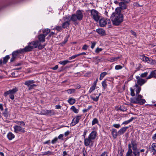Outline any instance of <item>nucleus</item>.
<instances>
[{
    "mask_svg": "<svg viewBox=\"0 0 156 156\" xmlns=\"http://www.w3.org/2000/svg\"><path fill=\"white\" fill-rule=\"evenodd\" d=\"M68 39L67 38L65 39L60 44L63 46L68 41Z\"/></svg>",
    "mask_w": 156,
    "mask_h": 156,
    "instance_id": "nucleus-53",
    "label": "nucleus"
},
{
    "mask_svg": "<svg viewBox=\"0 0 156 156\" xmlns=\"http://www.w3.org/2000/svg\"><path fill=\"white\" fill-rule=\"evenodd\" d=\"M101 156H108V153L107 152L105 151L102 153Z\"/></svg>",
    "mask_w": 156,
    "mask_h": 156,
    "instance_id": "nucleus-62",
    "label": "nucleus"
},
{
    "mask_svg": "<svg viewBox=\"0 0 156 156\" xmlns=\"http://www.w3.org/2000/svg\"><path fill=\"white\" fill-rule=\"evenodd\" d=\"M110 131L113 138L115 139H116L117 135H118V132H117V130L115 129H112Z\"/></svg>",
    "mask_w": 156,
    "mask_h": 156,
    "instance_id": "nucleus-22",
    "label": "nucleus"
},
{
    "mask_svg": "<svg viewBox=\"0 0 156 156\" xmlns=\"http://www.w3.org/2000/svg\"><path fill=\"white\" fill-rule=\"evenodd\" d=\"M91 48L92 49L94 48L95 45H96V42H91Z\"/></svg>",
    "mask_w": 156,
    "mask_h": 156,
    "instance_id": "nucleus-60",
    "label": "nucleus"
},
{
    "mask_svg": "<svg viewBox=\"0 0 156 156\" xmlns=\"http://www.w3.org/2000/svg\"><path fill=\"white\" fill-rule=\"evenodd\" d=\"M49 33L50 34L47 38V39H49L50 37H51L53 36L55 34V33L52 31H51V32H50Z\"/></svg>",
    "mask_w": 156,
    "mask_h": 156,
    "instance_id": "nucleus-46",
    "label": "nucleus"
},
{
    "mask_svg": "<svg viewBox=\"0 0 156 156\" xmlns=\"http://www.w3.org/2000/svg\"><path fill=\"white\" fill-rule=\"evenodd\" d=\"M120 58L119 57H113L110 58V61L112 62H114L117 61Z\"/></svg>",
    "mask_w": 156,
    "mask_h": 156,
    "instance_id": "nucleus-42",
    "label": "nucleus"
},
{
    "mask_svg": "<svg viewBox=\"0 0 156 156\" xmlns=\"http://www.w3.org/2000/svg\"><path fill=\"white\" fill-rule=\"evenodd\" d=\"M135 86L136 87V96H137V95L139 94L141 90V88L139 86V85L137 83H136Z\"/></svg>",
    "mask_w": 156,
    "mask_h": 156,
    "instance_id": "nucleus-23",
    "label": "nucleus"
},
{
    "mask_svg": "<svg viewBox=\"0 0 156 156\" xmlns=\"http://www.w3.org/2000/svg\"><path fill=\"white\" fill-rule=\"evenodd\" d=\"M119 5L122 9H125L126 8V5L124 2H122L119 3Z\"/></svg>",
    "mask_w": 156,
    "mask_h": 156,
    "instance_id": "nucleus-30",
    "label": "nucleus"
},
{
    "mask_svg": "<svg viewBox=\"0 0 156 156\" xmlns=\"http://www.w3.org/2000/svg\"><path fill=\"white\" fill-rule=\"evenodd\" d=\"M130 90L131 91L130 94L132 96H134L135 95L134 90L132 88H130Z\"/></svg>",
    "mask_w": 156,
    "mask_h": 156,
    "instance_id": "nucleus-52",
    "label": "nucleus"
},
{
    "mask_svg": "<svg viewBox=\"0 0 156 156\" xmlns=\"http://www.w3.org/2000/svg\"><path fill=\"white\" fill-rule=\"evenodd\" d=\"M62 27L60 26H56L53 30H56L58 32H61L63 30Z\"/></svg>",
    "mask_w": 156,
    "mask_h": 156,
    "instance_id": "nucleus-32",
    "label": "nucleus"
},
{
    "mask_svg": "<svg viewBox=\"0 0 156 156\" xmlns=\"http://www.w3.org/2000/svg\"><path fill=\"white\" fill-rule=\"evenodd\" d=\"M97 135V133L95 131H93L89 135L88 137L93 140L95 139Z\"/></svg>",
    "mask_w": 156,
    "mask_h": 156,
    "instance_id": "nucleus-18",
    "label": "nucleus"
},
{
    "mask_svg": "<svg viewBox=\"0 0 156 156\" xmlns=\"http://www.w3.org/2000/svg\"><path fill=\"white\" fill-rule=\"evenodd\" d=\"M100 95L101 94L100 93L99 95L98 96H96L95 98L93 97L92 95H91L90 96V98L93 100V101L96 102L98 101L99 97Z\"/></svg>",
    "mask_w": 156,
    "mask_h": 156,
    "instance_id": "nucleus-36",
    "label": "nucleus"
},
{
    "mask_svg": "<svg viewBox=\"0 0 156 156\" xmlns=\"http://www.w3.org/2000/svg\"><path fill=\"white\" fill-rule=\"evenodd\" d=\"M63 20L64 21H66V20H69L70 22L72 21L73 22L76 23L78 20L77 17L75 14H73L71 16L69 15H65L63 17Z\"/></svg>",
    "mask_w": 156,
    "mask_h": 156,
    "instance_id": "nucleus-6",
    "label": "nucleus"
},
{
    "mask_svg": "<svg viewBox=\"0 0 156 156\" xmlns=\"http://www.w3.org/2000/svg\"><path fill=\"white\" fill-rule=\"evenodd\" d=\"M61 106L60 105H56L55 106V108L56 109H61Z\"/></svg>",
    "mask_w": 156,
    "mask_h": 156,
    "instance_id": "nucleus-64",
    "label": "nucleus"
},
{
    "mask_svg": "<svg viewBox=\"0 0 156 156\" xmlns=\"http://www.w3.org/2000/svg\"><path fill=\"white\" fill-rule=\"evenodd\" d=\"M102 50L101 48H97L95 50V52L96 53H98L99 52L101 51Z\"/></svg>",
    "mask_w": 156,
    "mask_h": 156,
    "instance_id": "nucleus-55",
    "label": "nucleus"
},
{
    "mask_svg": "<svg viewBox=\"0 0 156 156\" xmlns=\"http://www.w3.org/2000/svg\"><path fill=\"white\" fill-rule=\"evenodd\" d=\"M18 90V88L15 87L12 89L9 90L8 91L5 92L4 95L5 97L9 95V98L13 100L14 99V94H16Z\"/></svg>",
    "mask_w": 156,
    "mask_h": 156,
    "instance_id": "nucleus-5",
    "label": "nucleus"
},
{
    "mask_svg": "<svg viewBox=\"0 0 156 156\" xmlns=\"http://www.w3.org/2000/svg\"><path fill=\"white\" fill-rule=\"evenodd\" d=\"M62 156H70L66 151H64L63 152Z\"/></svg>",
    "mask_w": 156,
    "mask_h": 156,
    "instance_id": "nucleus-58",
    "label": "nucleus"
},
{
    "mask_svg": "<svg viewBox=\"0 0 156 156\" xmlns=\"http://www.w3.org/2000/svg\"><path fill=\"white\" fill-rule=\"evenodd\" d=\"M94 141L88 137L84 139V145L85 146H89L91 148L94 146Z\"/></svg>",
    "mask_w": 156,
    "mask_h": 156,
    "instance_id": "nucleus-9",
    "label": "nucleus"
},
{
    "mask_svg": "<svg viewBox=\"0 0 156 156\" xmlns=\"http://www.w3.org/2000/svg\"><path fill=\"white\" fill-rule=\"evenodd\" d=\"M39 41V44L37 47H38V48L39 49L41 50V49H42L44 48L45 47V45H46L45 44H44L43 45H41V44L40 43L39 41Z\"/></svg>",
    "mask_w": 156,
    "mask_h": 156,
    "instance_id": "nucleus-39",
    "label": "nucleus"
},
{
    "mask_svg": "<svg viewBox=\"0 0 156 156\" xmlns=\"http://www.w3.org/2000/svg\"><path fill=\"white\" fill-rule=\"evenodd\" d=\"M136 78L137 80V84L140 86L143 85L146 82V80L141 78L139 76H136Z\"/></svg>",
    "mask_w": 156,
    "mask_h": 156,
    "instance_id": "nucleus-15",
    "label": "nucleus"
},
{
    "mask_svg": "<svg viewBox=\"0 0 156 156\" xmlns=\"http://www.w3.org/2000/svg\"><path fill=\"white\" fill-rule=\"evenodd\" d=\"M135 118H134L133 117H132L129 120L125 121H124L122 124L127 125L129 122H131L133 119H135Z\"/></svg>",
    "mask_w": 156,
    "mask_h": 156,
    "instance_id": "nucleus-31",
    "label": "nucleus"
},
{
    "mask_svg": "<svg viewBox=\"0 0 156 156\" xmlns=\"http://www.w3.org/2000/svg\"><path fill=\"white\" fill-rule=\"evenodd\" d=\"M111 19L113 24L115 26H118L123 21V15L121 13V10L119 8H116L111 17Z\"/></svg>",
    "mask_w": 156,
    "mask_h": 156,
    "instance_id": "nucleus-1",
    "label": "nucleus"
},
{
    "mask_svg": "<svg viewBox=\"0 0 156 156\" xmlns=\"http://www.w3.org/2000/svg\"><path fill=\"white\" fill-rule=\"evenodd\" d=\"M58 140V138L57 137H55L53 140H52L51 141V143L54 144H55Z\"/></svg>",
    "mask_w": 156,
    "mask_h": 156,
    "instance_id": "nucleus-54",
    "label": "nucleus"
},
{
    "mask_svg": "<svg viewBox=\"0 0 156 156\" xmlns=\"http://www.w3.org/2000/svg\"><path fill=\"white\" fill-rule=\"evenodd\" d=\"M89 46L86 45V44H84L82 48V49L84 50H87Z\"/></svg>",
    "mask_w": 156,
    "mask_h": 156,
    "instance_id": "nucleus-59",
    "label": "nucleus"
},
{
    "mask_svg": "<svg viewBox=\"0 0 156 156\" xmlns=\"http://www.w3.org/2000/svg\"><path fill=\"white\" fill-rule=\"evenodd\" d=\"M95 87H96L95 86V85H92V86L90 87V88L89 90V93L90 94L93 90L95 89Z\"/></svg>",
    "mask_w": 156,
    "mask_h": 156,
    "instance_id": "nucleus-44",
    "label": "nucleus"
},
{
    "mask_svg": "<svg viewBox=\"0 0 156 156\" xmlns=\"http://www.w3.org/2000/svg\"><path fill=\"white\" fill-rule=\"evenodd\" d=\"M76 89H70L66 90V91L69 94H71L75 93Z\"/></svg>",
    "mask_w": 156,
    "mask_h": 156,
    "instance_id": "nucleus-37",
    "label": "nucleus"
},
{
    "mask_svg": "<svg viewBox=\"0 0 156 156\" xmlns=\"http://www.w3.org/2000/svg\"><path fill=\"white\" fill-rule=\"evenodd\" d=\"M50 30L49 29H47L44 30L43 31V35L45 37L48 34L50 33Z\"/></svg>",
    "mask_w": 156,
    "mask_h": 156,
    "instance_id": "nucleus-34",
    "label": "nucleus"
},
{
    "mask_svg": "<svg viewBox=\"0 0 156 156\" xmlns=\"http://www.w3.org/2000/svg\"><path fill=\"white\" fill-rule=\"evenodd\" d=\"M14 135L12 132H9L7 135V137L9 140H11L15 137Z\"/></svg>",
    "mask_w": 156,
    "mask_h": 156,
    "instance_id": "nucleus-28",
    "label": "nucleus"
},
{
    "mask_svg": "<svg viewBox=\"0 0 156 156\" xmlns=\"http://www.w3.org/2000/svg\"><path fill=\"white\" fill-rule=\"evenodd\" d=\"M107 74V73L106 72H104L100 74L99 79L100 80H102V79L104 77V76Z\"/></svg>",
    "mask_w": 156,
    "mask_h": 156,
    "instance_id": "nucleus-38",
    "label": "nucleus"
},
{
    "mask_svg": "<svg viewBox=\"0 0 156 156\" xmlns=\"http://www.w3.org/2000/svg\"><path fill=\"white\" fill-rule=\"evenodd\" d=\"M122 68V66L121 65H116L115 67V69L116 70L121 69Z\"/></svg>",
    "mask_w": 156,
    "mask_h": 156,
    "instance_id": "nucleus-51",
    "label": "nucleus"
},
{
    "mask_svg": "<svg viewBox=\"0 0 156 156\" xmlns=\"http://www.w3.org/2000/svg\"><path fill=\"white\" fill-rule=\"evenodd\" d=\"M129 128L128 126L123 127L120 129L118 131V135L120 136L124 134L126 130Z\"/></svg>",
    "mask_w": 156,
    "mask_h": 156,
    "instance_id": "nucleus-19",
    "label": "nucleus"
},
{
    "mask_svg": "<svg viewBox=\"0 0 156 156\" xmlns=\"http://www.w3.org/2000/svg\"><path fill=\"white\" fill-rule=\"evenodd\" d=\"M39 44L38 41H33L30 43L29 44L25 47L24 48L20 49L22 53L32 51L33 48L37 47Z\"/></svg>",
    "mask_w": 156,
    "mask_h": 156,
    "instance_id": "nucleus-2",
    "label": "nucleus"
},
{
    "mask_svg": "<svg viewBox=\"0 0 156 156\" xmlns=\"http://www.w3.org/2000/svg\"><path fill=\"white\" fill-rule=\"evenodd\" d=\"M102 86L104 89H105L107 86V84H106V80H104L102 83Z\"/></svg>",
    "mask_w": 156,
    "mask_h": 156,
    "instance_id": "nucleus-48",
    "label": "nucleus"
},
{
    "mask_svg": "<svg viewBox=\"0 0 156 156\" xmlns=\"http://www.w3.org/2000/svg\"><path fill=\"white\" fill-rule=\"evenodd\" d=\"M7 110V108H6L3 113L4 116L6 118H7L8 117V113Z\"/></svg>",
    "mask_w": 156,
    "mask_h": 156,
    "instance_id": "nucleus-43",
    "label": "nucleus"
},
{
    "mask_svg": "<svg viewBox=\"0 0 156 156\" xmlns=\"http://www.w3.org/2000/svg\"><path fill=\"white\" fill-rule=\"evenodd\" d=\"M71 62V61H69L67 60H66L63 61H60L59 62V63L60 64L65 65L67 63H70Z\"/></svg>",
    "mask_w": 156,
    "mask_h": 156,
    "instance_id": "nucleus-35",
    "label": "nucleus"
},
{
    "mask_svg": "<svg viewBox=\"0 0 156 156\" xmlns=\"http://www.w3.org/2000/svg\"><path fill=\"white\" fill-rule=\"evenodd\" d=\"M113 126L115 127L116 128H119L121 126L119 124H114L113 125Z\"/></svg>",
    "mask_w": 156,
    "mask_h": 156,
    "instance_id": "nucleus-56",
    "label": "nucleus"
},
{
    "mask_svg": "<svg viewBox=\"0 0 156 156\" xmlns=\"http://www.w3.org/2000/svg\"><path fill=\"white\" fill-rule=\"evenodd\" d=\"M42 153L43 155H44L47 154L51 155L53 154V153L52 152H51L50 151H47L42 152Z\"/></svg>",
    "mask_w": 156,
    "mask_h": 156,
    "instance_id": "nucleus-45",
    "label": "nucleus"
},
{
    "mask_svg": "<svg viewBox=\"0 0 156 156\" xmlns=\"http://www.w3.org/2000/svg\"><path fill=\"white\" fill-rule=\"evenodd\" d=\"M99 25L101 27H104L107 23L109 24L110 23V20L109 19H105V18H102L100 20L99 22Z\"/></svg>",
    "mask_w": 156,
    "mask_h": 156,
    "instance_id": "nucleus-11",
    "label": "nucleus"
},
{
    "mask_svg": "<svg viewBox=\"0 0 156 156\" xmlns=\"http://www.w3.org/2000/svg\"><path fill=\"white\" fill-rule=\"evenodd\" d=\"M136 97L131 98V102L133 104H139L140 105H144L146 102L144 99H142L143 96L140 94L137 95Z\"/></svg>",
    "mask_w": 156,
    "mask_h": 156,
    "instance_id": "nucleus-3",
    "label": "nucleus"
},
{
    "mask_svg": "<svg viewBox=\"0 0 156 156\" xmlns=\"http://www.w3.org/2000/svg\"><path fill=\"white\" fill-rule=\"evenodd\" d=\"M154 78L156 79V70H154L150 73V75L147 78V79Z\"/></svg>",
    "mask_w": 156,
    "mask_h": 156,
    "instance_id": "nucleus-20",
    "label": "nucleus"
},
{
    "mask_svg": "<svg viewBox=\"0 0 156 156\" xmlns=\"http://www.w3.org/2000/svg\"><path fill=\"white\" fill-rule=\"evenodd\" d=\"M132 149L134 156H140V150L138 148V143L136 140H132L131 141Z\"/></svg>",
    "mask_w": 156,
    "mask_h": 156,
    "instance_id": "nucleus-4",
    "label": "nucleus"
},
{
    "mask_svg": "<svg viewBox=\"0 0 156 156\" xmlns=\"http://www.w3.org/2000/svg\"><path fill=\"white\" fill-rule=\"evenodd\" d=\"M10 58V57L9 55H7L5 57H4L3 58V63L4 64H6Z\"/></svg>",
    "mask_w": 156,
    "mask_h": 156,
    "instance_id": "nucleus-33",
    "label": "nucleus"
},
{
    "mask_svg": "<svg viewBox=\"0 0 156 156\" xmlns=\"http://www.w3.org/2000/svg\"><path fill=\"white\" fill-rule=\"evenodd\" d=\"M78 56V54H76V55H74L72 56L69 57V60L73 59L75 58H76V57H77Z\"/></svg>",
    "mask_w": 156,
    "mask_h": 156,
    "instance_id": "nucleus-50",
    "label": "nucleus"
},
{
    "mask_svg": "<svg viewBox=\"0 0 156 156\" xmlns=\"http://www.w3.org/2000/svg\"><path fill=\"white\" fill-rule=\"evenodd\" d=\"M20 126H23L25 127V125L23 121H20Z\"/></svg>",
    "mask_w": 156,
    "mask_h": 156,
    "instance_id": "nucleus-57",
    "label": "nucleus"
},
{
    "mask_svg": "<svg viewBox=\"0 0 156 156\" xmlns=\"http://www.w3.org/2000/svg\"><path fill=\"white\" fill-rule=\"evenodd\" d=\"M81 115H77L73 119L71 123V126H73L77 124L81 119Z\"/></svg>",
    "mask_w": 156,
    "mask_h": 156,
    "instance_id": "nucleus-14",
    "label": "nucleus"
},
{
    "mask_svg": "<svg viewBox=\"0 0 156 156\" xmlns=\"http://www.w3.org/2000/svg\"><path fill=\"white\" fill-rule=\"evenodd\" d=\"M90 13L92 18L96 21L98 22L99 20L100 16L99 15L98 12L94 9L90 10Z\"/></svg>",
    "mask_w": 156,
    "mask_h": 156,
    "instance_id": "nucleus-8",
    "label": "nucleus"
},
{
    "mask_svg": "<svg viewBox=\"0 0 156 156\" xmlns=\"http://www.w3.org/2000/svg\"><path fill=\"white\" fill-rule=\"evenodd\" d=\"M68 102L70 105H72L75 103L76 100L74 98H69L68 100Z\"/></svg>",
    "mask_w": 156,
    "mask_h": 156,
    "instance_id": "nucleus-29",
    "label": "nucleus"
},
{
    "mask_svg": "<svg viewBox=\"0 0 156 156\" xmlns=\"http://www.w3.org/2000/svg\"><path fill=\"white\" fill-rule=\"evenodd\" d=\"M148 74V72H144V73H142L140 75V77H141L144 78L146 77Z\"/></svg>",
    "mask_w": 156,
    "mask_h": 156,
    "instance_id": "nucleus-49",
    "label": "nucleus"
},
{
    "mask_svg": "<svg viewBox=\"0 0 156 156\" xmlns=\"http://www.w3.org/2000/svg\"><path fill=\"white\" fill-rule=\"evenodd\" d=\"M140 57L142 60L147 62L148 63L152 64L156 63V62L155 60H153L151 58H149L145 55H141Z\"/></svg>",
    "mask_w": 156,
    "mask_h": 156,
    "instance_id": "nucleus-10",
    "label": "nucleus"
},
{
    "mask_svg": "<svg viewBox=\"0 0 156 156\" xmlns=\"http://www.w3.org/2000/svg\"><path fill=\"white\" fill-rule=\"evenodd\" d=\"M19 53H22L20 49L17 50L12 52V56H14L16 58L18 55Z\"/></svg>",
    "mask_w": 156,
    "mask_h": 156,
    "instance_id": "nucleus-24",
    "label": "nucleus"
},
{
    "mask_svg": "<svg viewBox=\"0 0 156 156\" xmlns=\"http://www.w3.org/2000/svg\"><path fill=\"white\" fill-rule=\"evenodd\" d=\"M87 130H85L83 133V136L84 138H85V136L87 135Z\"/></svg>",
    "mask_w": 156,
    "mask_h": 156,
    "instance_id": "nucleus-61",
    "label": "nucleus"
},
{
    "mask_svg": "<svg viewBox=\"0 0 156 156\" xmlns=\"http://www.w3.org/2000/svg\"><path fill=\"white\" fill-rule=\"evenodd\" d=\"M64 21L65 22L62 24V27L64 29L69 27L70 25V22L69 20H66Z\"/></svg>",
    "mask_w": 156,
    "mask_h": 156,
    "instance_id": "nucleus-21",
    "label": "nucleus"
},
{
    "mask_svg": "<svg viewBox=\"0 0 156 156\" xmlns=\"http://www.w3.org/2000/svg\"><path fill=\"white\" fill-rule=\"evenodd\" d=\"M150 151L152 152H156V143H153L150 147Z\"/></svg>",
    "mask_w": 156,
    "mask_h": 156,
    "instance_id": "nucleus-27",
    "label": "nucleus"
},
{
    "mask_svg": "<svg viewBox=\"0 0 156 156\" xmlns=\"http://www.w3.org/2000/svg\"><path fill=\"white\" fill-rule=\"evenodd\" d=\"M98 120L96 118H94L92 121V125L93 126L95 124H98Z\"/></svg>",
    "mask_w": 156,
    "mask_h": 156,
    "instance_id": "nucleus-40",
    "label": "nucleus"
},
{
    "mask_svg": "<svg viewBox=\"0 0 156 156\" xmlns=\"http://www.w3.org/2000/svg\"><path fill=\"white\" fill-rule=\"evenodd\" d=\"M42 112L43 113V114L44 115L49 116L54 115L55 114V113L54 110H48L45 109L42 110Z\"/></svg>",
    "mask_w": 156,
    "mask_h": 156,
    "instance_id": "nucleus-13",
    "label": "nucleus"
},
{
    "mask_svg": "<svg viewBox=\"0 0 156 156\" xmlns=\"http://www.w3.org/2000/svg\"><path fill=\"white\" fill-rule=\"evenodd\" d=\"M45 37L44 35L42 34H40L38 35V39L39 41L43 42L45 41Z\"/></svg>",
    "mask_w": 156,
    "mask_h": 156,
    "instance_id": "nucleus-26",
    "label": "nucleus"
},
{
    "mask_svg": "<svg viewBox=\"0 0 156 156\" xmlns=\"http://www.w3.org/2000/svg\"><path fill=\"white\" fill-rule=\"evenodd\" d=\"M14 132L16 133L19 132L24 133L25 132L24 128H23L22 126L18 125H15L13 126Z\"/></svg>",
    "mask_w": 156,
    "mask_h": 156,
    "instance_id": "nucleus-12",
    "label": "nucleus"
},
{
    "mask_svg": "<svg viewBox=\"0 0 156 156\" xmlns=\"http://www.w3.org/2000/svg\"><path fill=\"white\" fill-rule=\"evenodd\" d=\"M96 32L99 34L101 35H104L105 34V30L101 28H99L97 29L96 30Z\"/></svg>",
    "mask_w": 156,
    "mask_h": 156,
    "instance_id": "nucleus-25",
    "label": "nucleus"
},
{
    "mask_svg": "<svg viewBox=\"0 0 156 156\" xmlns=\"http://www.w3.org/2000/svg\"><path fill=\"white\" fill-rule=\"evenodd\" d=\"M73 112L75 113H78L79 110L77 109L74 106H73L71 107V108Z\"/></svg>",
    "mask_w": 156,
    "mask_h": 156,
    "instance_id": "nucleus-41",
    "label": "nucleus"
},
{
    "mask_svg": "<svg viewBox=\"0 0 156 156\" xmlns=\"http://www.w3.org/2000/svg\"><path fill=\"white\" fill-rule=\"evenodd\" d=\"M16 58V57H14V56H12V57L11 58L10 60V62H13L14 61H15Z\"/></svg>",
    "mask_w": 156,
    "mask_h": 156,
    "instance_id": "nucleus-63",
    "label": "nucleus"
},
{
    "mask_svg": "<svg viewBox=\"0 0 156 156\" xmlns=\"http://www.w3.org/2000/svg\"><path fill=\"white\" fill-rule=\"evenodd\" d=\"M34 83L35 81L34 80H28L25 81L24 84L27 86L29 90H31L37 86V85L34 84Z\"/></svg>",
    "mask_w": 156,
    "mask_h": 156,
    "instance_id": "nucleus-7",
    "label": "nucleus"
},
{
    "mask_svg": "<svg viewBox=\"0 0 156 156\" xmlns=\"http://www.w3.org/2000/svg\"><path fill=\"white\" fill-rule=\"evenodd\" d=\"M132 145L131 144H129L128 145V150L126 154V156H134L133 153V151L132 150Z\"/></svg>",
    "mask_w": 156,
    "mask_h": 156,
    "instance_id": "nucleus-16",
    "label": "nucleus"
},
{
    "mask_svg": "<svg viewBox=\"0 0 156 156\" xmlns=\"http://www.w3.org/2000/svg\"><path fill=\"white\" fill-rule=\"evenodd\" d=\"M83 156H87V152L85 147H83L82 150Z\"/></svg>",
    "mask_w": 156,
    "mask_h": 156,
    "instance_id": "nucleus-47",
    "label": "nucleus"
},
{
    "mask_svg": "<svg viewBox=\"0 0 156 156\" xmlns=\"http://www.w3.org/2000/svg\"><path fill=\"white\" fill-rule=\"evenodd\" d=\"M76 14L79 20H81L83 19V15L81 10H77Z\"/></svg>",
    "mask_w": 156,
    "mask_h": 156,
    "instance_id": "nucleus-17",
    "label": "nucleus"
}]
</instances>
